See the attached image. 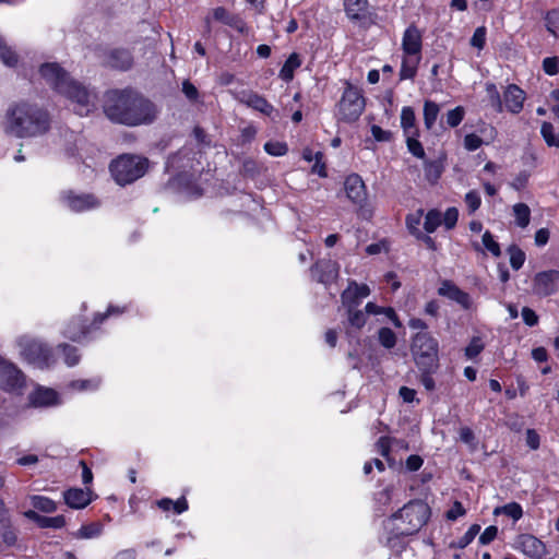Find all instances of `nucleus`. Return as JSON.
<instances>
[{
    "label": "nucleus",
    "instance_id": "obj_27",
    "mask_svg": "<svg viewBox=\"0 0 559 559\" xmlns=\"http://www.w3.org/2000/svg\"><path fill=\"white\" fill-rule=\"evenodd\" d=\"M473 247L476 251H488L493 257H499L501 254V249L499 243L495 240L493 236L490 231H485L481 237V245L478 242H473Z\"/></svg>",
    "mask_w": 559,
    "mask_h": 559
},
{
    "label": "nucleus",
    "instance_id": "obj_56",
    "mask_svg": "<svg viewBox=\"0 0 559 559\" xmlns=\"http://www.w3.org/2000/svg\"><path fill=\"white\" fill-rule=\"evenodd\" d=\"M543 69L548 75H556L559 72V59L557 57L545 58Z\"/></svg>",
    "mask_w": 559,
    "mask_h": 559
},
{
    "label": "nucleus",
    "instance_id": "obj_54",
    "mask_svg": "<svg viewBox=\"0 0 559 559\" xmlns=\"http://www.w3.org/2000/svg\"><path fill=\"white\" fill-rule=\"evenodd\" d=\"M486 44V28L477 27L471 38V45L477 49H483Z\"/></svg>",
    "mask_w": 559,
    "mask_h": 559
},
{
    "label": "nucleus",
    "instance_id": "obj_4",
    "mask_svg": "<svg viewBox=\"0 0 559 559\" xmlns=\"http://www.w3.org/2000/svg\"><path fill=\"white\" fill-rule=\"evenodd\" d=\"M430 518L429 506L421 500L406 503L397 512L384 521V530L389 534L386 545L395 546V538L413 535L425 526Z\"/></svg>",
    "mask_w": 559,
    "mask_h": 559
},
{
    "label": "nucleus",
    "instance_id": "obj_55",
    "mask_svg": "<svg viewBox=\"0 0 559 559\" xmlns=\"http://www.w3.org/2000/svg\"><path fill=\"white\" fill-rule=\"evenodd\" d=\"M486 91L488 93L491 104L497 107L498 111H502V102L500 98V94L497 90V86L495 84L489 83L486 85Z\"/></svg>",
    "mask_w": 559,
    "mask_h": 559
},
{
    "label": "nucleus",
    "instance_id": "obj_44",
    "mask_svg": "<svg viewBox=\"0 0 559 559\" xmlns=\"http://www.w3.org/2000/svg\"><path fill=\"white\" fill-rule=\"evenodd\" d=\"M406 144L408 151L418 158H424L425 150L421 143L418 141L419 132L415 134H406Z\"/></svg>",
    "mask_w": 559,
    "mask_h": 559
},
{
    "label": "nucleus",
    "instance_id": "obj_9",
    "mask_svg": "<svg viewBox=\"0 0 559 559\" xmlns=\"http://www.w3.org/2000/svg\"><path fill=\"white\" fill-rule=\"evenodd\" d=\"M124 312V308L109 306L105 313H98L94 322L86 326L80 318L71 320L63 330V335L72 341H82L86 338L92 330L95 329L98 324H100L106 318L111 316H119Z\"/></svg>",
    "mask_w": 559,
    "mask_h": 559
},
{
    "label": "nucleus",
    "instance_id": "obj_46",
    "mask_svg": "<svg viewBox=\"0 0 559 559\" xmlns=\"http://www.w3.org/2000/svg\"><path fill=\"white\" fill-rule=\"evenodd\" d=\"M484 347L485 343L481 337L474 336L465 348V356L468 359H474L483 352Z\"/></svg>",
    "mask_w": 559,
    "mask_h": 559
},
{
    "label": "nucleus",
    "instance_id": "obj_18",
    "mask_svg": "<svg viewBox=\"0 0 559 559\" xmlns=\"http://www.w3.org/2000/svg\"><path fill=\"white\" fill-rule=\"evenodd\" d=\"M526 98L525 92L515 84H509L503 92V103L506 109L512 114H519L524 106Z\"/></svg>",
    "mask_w": 559,
    "mask_h": 559
},
{
    "label": "nucleus",
    "instance_id": "obj_1",
    "mask_svg": "<svg viewBox=\"0 0 559 559\" xmlns=\"http://www.w3.org/2000/svg\"><path fill=\"white\" fill-rule=\"evenodd\" d=\"M104 111L111 121L127 126L152 123L158 115L157 107L150 99L132 90L108 92Z\"/></svg>",
    "mask_w": 559,
    "mask_h": 559
},
{
    "label": "nucleus",
    "instance_id": "obj_38",
    "mask_svg": "<svg viewBox=\"0 0 559 559\" xmlns=\"http://www.w3.org/2000/svg\"><path fill=\"white\" fill-rule=\"evenodd\" d=\"M495 515L504 514L509 518H511L513 521H518L523 515V509L522 507L516 502H511L502 507H497L493 510Z\"/></svg>",
    "mask_w": 559,
    "mask_h": 559
},
{
    "label": "nucleus",
    "instance_id": "obj_63",
    "mask_svg": "<svg viewBox=\"0 0 559 559\" xmlns=\"http://www.w3.org/2000/svg\"><path fill=\"white\" fill-rule=\"evenodd\" d=\"M549 106L556 119L559 120V88L551 91L549 94Z\"/></svg>",
    "mask_w": 559,
    "mask_h": 559
},
{
    "label": "nucleus",
    "instance_id": "obj_14",
    "mask_svg": "<svg viewBox=\"0 0 559 559\" xmlns=\"http://www.w3.org/2000/svg\"><path fill=\"white\" fill-rule=\"evenodd\" d=\"M62 204L72 212H84L99 206V201L92 194H76L66 191L60 197Z\"/></svg>",
    "mask_w": 559,
    "mask_h": 559
},
{
    "label": "nucleus",
    "instance_id": "obj_23",
    "mask_svg": "<svg viewBox=\"0 0 559 559\" xmlns=\"http://www.w3.org/2000/svg\"><path fill=\"white\" fill-rule=\"evenodd\" d=\"M24 516L35 522L40 528L59 530L62 528L67 523L66 518L63 515L44 516L34 510L25 511Z\"/></svg>",
    "mask_w": 559,
    "mask_h": 559
},
{
    "label": "nucleus",
    "instance_id": "obj_6",
    "mask_svg": "<svg viewBox=\"0 0 559 559\" xmlns=\"http://www.w3.org/2000/svg\"><path fill=\"white\" fill-rule=\"evenodd\" d=\"M148 160L139 155L123 154L110 164V171L115 181L126 186L138 180L147 171Z\"/></svg>",
    "mask_w": 559,
    "mask_h": 559
},
{
    "label": "nucleus",
    "instance_id": "obj_19",
    "mask_svg": "<svg viewBox=\"0 0 559 559\" xmlns=\"http://www.w3.org/2000/svg\"><path fill=\"white\" fill-rule=\"evenodd\" d=\"M423 48V34L414 25L408 26L402 38L403 55H417L421 56Z\"/></svg>",
    "mask_w": 559,
    "mask_h": 559
},
{
    "label": "nucleus",
    "instance_id": "obj_62",
    "mask_svg": "<svg viewBox=\"0 0 559 559\" xmlns=\"http://www.w3.org/2000/svg\"><path fill=\"white\" fill-rule=\"evenodd\" d=\"M522 318L525 324H527L528 326H534L538 322V317L536 312L528 307H524L522 309Z\"/></svg>",
    "mask_w": 559,
    "mask_h": 559
},
{
    "label": "nucleus",
    "instance_id": "obj_34",
    "mask_svg": "<svg viewBox=\"0 0 559 559\" xmlns=\"http://www.w3.org/2000/svg\"><path fill=\"white\" fill-rule=\"evenodd\" d=\"M103 533V525L100 523H90L82 525L73 536L78 539H91L100 536Z\"/></svg>",
    "mask_w": 559,
    "mask_h": 559
},
{
    "label": "nucleus",
    "instance_id": "obj_28",
    "mask_svg": "<svg viewBox=\"0 0 559 559\" xmlns=\"http://www.w3.org/2000/svg\"><path fill=\"white\" fill-rule=\"evenodd\" d=\"M401 127L404 134H415L418 131L416 127V116L412 107L405 106L401 110Z\"/></svg>",
    "mask_w": 559,
    "mask_h": 559
},
{
    "label": "nucleus",
    "instance_id": "obj_5",
    "mask_svg": "<svg viewBox=\"0 0 559 559\" xmlns=\"http://www.w3.org/2000/svg\"><path fill=\"white\" fill-rule=\"evenodd\" d=\"M411 350L420 370H437L439 366V343L429 332L416 333L412 337Z\"/></svg>",
    "mask_w": 559,
    "mask_h": 559
},
{
    "label": "nucleus",
    "instance_id": "obj_12",
    "mask_svg": "<svg viewBox=\"0 0 559 559\" xmlns=\"http://www.w3.org/2000/svg\"><path fill=\"white\" fill-rule=\"evenodd\" d=\"M235 98L239 103L272 119H275L278 116L277 110L274 108V106L271 103H269L264 96L253 91H241L235 94Z\"/></svg>",
    "mask_w": 559,
    "mask_h": 559
},
{
    "label": "nucleus",
    "instance_id": "obj_7",
    "mask_svg": "<svg viewBox=\"0 0 559 559\" xmlns=\"http://www.w3.org/2000/svg\"><path fill=\"white\" fill-rule=\"evenodd\" d=\"M20 355L38 368H48L55 362L51 349L43 342L27 335L16 341Z\"/></svg>",
    "mask_w": 559,
    "mask_h": 559
},
{
    "label": "nucleus",
    "instance_id": "obj_39",
    "mask_svg": "<svg viewBox=\"0 0 559 559\" xmlns=\"http://www.w3.org/2000/svg\"><path fill=\"white\" fill-rule=\"evenodd\" d=\"M347 319L350 326L355 329H361L367 322L366 310H356L355 307H347Z\"/></svg>",
    "mask_w": 559,
    "mask_h": 559
},
{
    "label": "nucleus",
    "instance_id": "obj_33",
    "mask_svg": "<svg viewBox=\"0 0 559 559\" xmlns=\"http://www.w3.org/2000/svg\"><path fill=\"white\" fill-rule=\"evenodd\" d=\"M32 506L44 513H53L57 511V502L52 499L40 496V495H33L29 497Z\"/></svg>",
    "mask_w": 559,
    "mask_h": 559
},
{
    "label": "nucleus",
    "instance_id": "obj_22",
    "mask_svg": "<svg viewBox=\"0 0 559 559\" xmlns=\"http://www.w3.org/2000/svg\"><path fill=\"white\" fill-rule=\"evenodd\" d=\"M64 502L72 509H84L92 501L90 489L71 488L63 492Z\"/></svg>",
    "mask_w": 559,
    "mask_h": 559
},
{
    "label": "nucleus",
    "instance_id": "obj_31",
    "mask_svg": "<svg viewBox=\"0 0 559 559\" xmlns=\"http://www.w3.org/2000/svg\"><path fill=\"white\" fill-rule=\"evenodd\" d=\"M301 64L300 58L297 53H292L283 64L280 71V78L285 82H290L294 78V72Z\"/></svg>",
    "mask_w": 559,
    "mask_h": 559
},
{
    "label": "nucleus",
    "instance_id": "obj_29",
    "mask_svg": "<svg viewBox=\"0 0 559 559\" xmlns=\"http://www.w3.org/2000/svg\"><path fill=\"white\" fill-rule=\"evenodd\" d=\"M110 67L127 70L132 64V57L128 50H114L108 59Z\"/></svg>",
    "mask_w": 559,
    "mask_h": 559
},
{
    "label": "nucleus",
    "instance_id": "obj_15",
    "mask_svg": "<svg viewBox=\"0 0 559 559\" xmlns=\"http://www.w3.org/2000/svg\"><path fill=\"white\" fill-rule=\"evenodd\" d=\"M28 402L34 407H50L61 403L57 391L37 385L28 395Z\"/></svg>",
    "mask_w": 559,
    "mask_h": 559
},
{
    "label": "nucleus",
    "instance_id": "obj_43",
    "mask_svg": "<svg viewBox=\"0 0 559 559\" xmlns=\"http://www.w3.org/2000/svg\"><path fill=\"white\" fill-rule=\"evenodd\" d=\"M540 133L548 146L559 148V133L555 134L554 126L550 122H543Z\"/></svg>",
    "mask_w": 559,
    "mask_h": 559
},
{
    "label": "nucleus",
    "instance_id": "obj_58",
    "mask_svg": "<svg viewBox=\"0 0 559 559\" xmlns=\"http://www.w3.org/2000/svg\"><path fill=\"white\" fill-rule=\"evenodd\" d=\"M370 131L374 140L378 142H389L392 138L390 131L383 130L381 127L377 124H372Z\"/></svg>",
    "mask_w": 559,
    "mask_h": 559
},
{
    "label": "nucleus",
    "instance_id": "obj_21",
    "mask_svg": "<svg viewBox=\"0 0 559 559\" xmlns=\"http://www.w3.org/2000/svg\"><path fill=\"white\" fill-rule=\"evenodd\" d=\"M312 275L320 283L329 284L335 281L338 276V265L331 260H322L317 262L312 269Z\"/></svg>",
    "mask_w": 559,
    "mask_h": 559
},
{
    "label": "nucleus",
    "instance_id": "obj_57",
    "mask_svg": "<svg viewBox=\"0 0 559 559\" xmlns=\"http://www.w3.org/2000/svg\"><path fill=\"white\" fill-rule=\"evenodd\" d=\"M483 143V140L477 134L469 133L464 136V147L469 152L476 151Z\"/></svg>",
    "mask_w": 559,
    "mask_h": 559
},
{
    "label": "nucleus",
    "instance_id": "obj_49",
    "mask_svg": "<svg viewBox=\"0 0 559 559\" xmlns=\"http://www.w3.org/2000/svg\"><path fill=\"white\" fill-rule=\"evenodd\" d=\"M510 264L514 270H519L525 262V253L518 247H511L509 249Z\"/></svg>",
    "mask_w": 559,
    "mask_h": 559
},
{
    "label": "nucleus",
    "instance_id": "obj_10",
    "mask_svg": "<svg viewBox=\"0 0 559 559\" xmlns=\"http://www.w3.org/2000/svg\"><path fill=\"white\" fill-rule=\"evenodd\" d=\"M24 385L25 378L21 370L0 357V389L11 393H21Z\"/></svg>",
    "mask_w": 559,
    "mask_h": 559
},
{
    "label": "nucleus",
    "instance_id": "obj_53",
    "mask_svg": "<svg viewBox=\"0 0 559 559\" xmlns=\"http://www.w3.org/2000/svg\"><path fill=\"white\" fill-rule=\"evenodd\" d=\"M459 218V211L456 207H449L442 215V224L447 229H452Z\"/></svg>",
    "mask_w": 559,
    "mask_h": 559
},
{
    "label": "nucleus",
    "instance_id": "obj_26",
    "mask_svg": "<svg viewBox=\"0 0 559 559\" xmlns=\"http://www.w3.org/2000/svg\"><path fill=\"white\" fill-rule=\"evenodd\" d=\"M365 310H366V313H368V314H373V316L384 314L393 323V325L395 328H397V329L402 328L401 320L399 319L395 310L391 307H381V306L376 305L372 301H369L365 306Z\"/></svg>",
    "mask_w": 559,
    "mask_h": 559
},
{
    "label": "nucleus",
    "instance_id": "obj_25",
    "mask_svg": "<svg viewBox=\"0 0 559 559\" xmlns=\"http://www.w3.org/2000/svg\"><path fill=\"white\" fill-rule=\"evenodd\" d=\"M421 56L417 55H403L402 66L400 70L401 80L413 79L417 73V68L420 63Z\"/></svg>",
    "mask_w": 559,
    "mask_h": 559
},
{
    "label": "nucleus",
    "instance_id": "obj_47",
    "mask_svg": "<svg viewBox=\"0 0 559 559\" xmlns=\"http://www.w3.org/2000/svg\"><path fill=\"white\" fill-rule=\"evenodd\" d=\"M421 217H423V211H418L415 214L408 215L406 218V225H407L409 233L416 237H420L423 234L419 229V225L421 223Z\"/></svg>",
    "mask_w": 559,
    "mask_h": 559
},
{
    "label": "nucleus",
    "instance_id": "obj_59",
    "mask_svg": "<svg viewBox=\"0 0 559 559\" xmlns=\"http://www.w3.org/2000/svg\"><path fill=\"white\" fill-rule=\"evenodd\" d=\"M213 19L223 22L227 25H233L235 17L231 16L224 8H216L213 10Z\"/></svg>",
    "mask_w": 559,
    "mask_h": 559
},
{
    "label": "nucleus",
    "instance_id": "obj_32",
    "mask_svg": "<svg viewBox=\"0 0 559 559\" xmlns=\"http://www.w3.org/2000/svg\"><path fill=\"white\" fill-rule=\"evenodd\" d=\"M156 504L163 511H174L177 514H181L182 512L188 510V502L183 497L179 498L176 501L169 498H164L158 500Z\"/></svg>",
    "mask_w": 559,
    "mask_h": 559
},
{
    "label": "nucleus",
    "instance_id": "obj_52",
    "mask_svg": "<svg viewBox=\"0 0 559 559\" xmlns=\"http://www.w3.org/2000/svg\"><path fill=\"white\" fill-rule=\"evenodd\" d=\"M264 150L272 156H283L287 153V145L283 142H266Z\"/></svg>",
    "mask_w": 559,
    "mask_h": 559
},
{
    "label": "nucleus",
    "instance_id": "obj_48",
    "mask_svg": "<svg viewBox=\"0 0 559 559\" xmlns=\"http://www.w3.org/2000/svg\"><path fill=\"white\" fill-rule=\"evenodd\" d=\"M465 110L463 107L457 106L454 109H451L447 114V123L451 128L457 127L462 120L464 119Z\"/></svg>",
    "mask_w": 559,
    "mask_h": 559
},
{
    "label": "nucleus",
    "instance_id": "obj_42",
    "mask_svg": "<svg viewBox=\"0 0 559 559\" xmlns=\"http://www.w3.org/2000/svg\"><path fill=\"white\" fill-rule=\"evenodd\" d=\"M100 385L99 378H92L85 380H74L70 383V388L76 391H95Z\"/></svg>",
    "mask_w": 559,
    "mask_h": 559
},
{
    "label": "nucleus",
    "instance_id": "obj_16",
    "mask_svg": "<svg viewBox=\"0 0 559 559\" xmlns=\"http://www.w3.org/2000/svg\"><path fill=\"white\" fill-rule=\"evenodd\" d=\"M344 189L347 198L355 204L362 205L367 200V189L362 178L357 174L346 177Z\"/></svg>",
    "mask_w": 559,
    "mask_h": 559
},
{
    "label": "nucleus",
    "instance_id": "obj_35",
    "mask_svg": "<svg viewBox=\"0 0 559 559\" xmlns=\"http://www.w3.org/2000/svg\"><path fill=\"white\" fill-rule=\"evenodd\" d=\"M0 60L7 67H15L19 62V56L11 46H9L5 39L0 35Z\"/></svg>",
    "mask_w": 559,
    "mask_h": 559
},
{
    "label": "nucleus",
    "instance_id": "obj_45",
    "mask_svg": "<svg viewBox=\"0 0 559 559\" xmlns=\"http://www.w3.org/2000/svg\"><path fill=\"white\" fill-rule=\"evenodd\" d=\"M379 343L386 349H391L396 345V335L389 328H381L378 331Z\"/></svg>",
    "mask_w": 559,
    "mask_h": 559
},
{
    "label": "nucleus",
    "instance_id": "obj_3",
    "mask_svg": "<svg viewBox=\"0 0 559 559\" xmlns=\"http://www.w3.org/2000/svg\"><path fill=\"white\" fill-rule=\"evenodd\" d=\"M1 126L9 135L36 138L49 130L50 118L48 112L36 104L17 102L8 107Z\"/></svg>",
    "mask_w": 559,
    "mask_h": 559
},
{
    "label": "nucleus",
    "instance_id": "obj_11",
    "mask_svg": "<svg viewBox=\"0 0 559 559\" xmlns=\"http://www.w3.org/2000/svg\"><path fill=\"white\" fill-rule=\"evenodd\" d=\"M512 547L532 559H542L547 552L546 545L532 534L518 535Z\"/></svg>",
    "mask_w": 559,
    "mask_h": 559
},
{
    "label": "nucleus",
    "instance_id": "obj_50",
    "mask_svg": "<svg viewBox=\"0 0 559 559\" xmlns=\"http://www.w3.org/2000/svg\"><path fill=\"white\" fill-rule=\"evenodd\" d=\"M464 202L469 211V213H474L477 211L481 204L480 194L476 190H472L465 194Z\"/></svg>",
    "mask_w": 559,
    "mask_h": 559
},
{
    "label": "nucleus",
    "instance_id": "obj_2",
    "mask_svg": "<svg viewBox=\"0 0 559 559\" xmlns=\"http://www.w3.org/2000/svg\"><path fill=\"white\" fill-rule=\"evenodd\" d=\"M39 75L46 84L70 100L79 116H87L96 108V92L73 80L58 63L41 64Z\"/></svg>",
    "mask_w": 559,
    "mask_h": 559
},
{
    "label": "nucleus",
    "instance_id": "obj_20",
    "mask_svg": "<svg viewBox=\"0 0 559 559\" xmlns=\"http://www.w3.org/2000/svg\"><path fill=\"white\" fill-rule=\"evenodd\" d=\"M369 295L370 288L368 285L350 281L347 288L342 294V301L346 307H357L360 301Z\"/></svg>",
    "mask_w": 559,
    "mask_h": 559
},
{
    "label": "nucleus",
    "instance_id": "obj_24",
    "mask_svg": "<svg viewBox=\"0 0 559 559\" xmlns=\"http://www.w3.org/2000/svg\"><path fill=\"white\" fill-rule=\"evenodd\" d=\"M344 10L352 21H361L367 16L368 0H344Z\"/></svg>",
    "mask_w": 559,
    "mask_h": 559
},
{
    "label": "nucleus",
    "instance_id": "obj_51",
    "mask_svg": "<svg viewBox=\"0 0 559 559\" xmlns=\"http://www.w3.org/2000/svg\"><path fill=\"white\" fill-rule=\"evenodd\" d=\"M59 348L62 349L64 355V362L69 366H75L79 360L80 356L78 355L76 348L69 345H60Z\"/></svg>",
    "mask_w": 559,
    "mask_h": 559
},
{
    "label": "nucleus",
    "instance_id": "obj_17",
    "mask_svg": "<svg viewBox=\"0 0 559 559\" xmlns=\"http://www.w3.org/2000/svg\"><path fill=\"white\" fill-rule=\"evenodd\" d=\"M438 294L455 301L465 310H469L473 307V300L471 296L463 292L451 281H442L440 287L438 288Z\"/></svg>",
    "mask_w": 559,
    "mask_h": 559
},
{
    "label": "nucleus",
    "instance_id": "obj_64",
    "mask_svg": "<svg viewBox=\"0 0 559 559\" xmlns=\"http://www.w3.org/2000/svg\"><path fill=\"white\" fill-rule=\"evenodd\" d=\"M424 464V460L421 456L419 455H409L406 460V468L409 471V472H416L418 471Z\"/></svg>",
    "mask_w": 559,
    "mask_h": 559
},
{
    "label": "nucleus",
    "instance_id": "obj_13",
    "mask_svg": "<svg viewBox=\"0 0 559 559\" xmlns=\"http://www.w3.org/2000/svg\"><path fill=\"white\" fill-rule=\"evenodd\" d=\"M559 286V271L547 270L538 272L533 278V293L539 297L554 295Z\"/></svg>",
    "mask_w": 559,
    "mask_h": 559
},
{
    "label": "nucleus",
    "instance_id": "obj_60",
    "mask_svg": "<svg viewBox=\"0 0 559 559\" xmlns=\"http://www.w3.org/2000/svg\"><path fill=\"white\" fill-rule=\"evenodd\" d=\"M498 534V527L495 525H490L485 528V531L479 536V543L481 545H487L491 543Z\"/></svg>",
    "mask_w": 559,
    "mask_h": 559
},
{
    "label": "nucleus",
    "instance_id": "obj_37",
    "mask_svg": "<svg viewBox=\"0 0 559 559\" xmlns=\"http://www.w3.org/2000/svg\"><path fill=\"white\" fill-rule=\"evenodd\" d=\"M425 177L430 183H436L443 173V166L439 160H427L424 165Z\"/></svg>",
    "mask_w": 559,
    "mask_h": 559
},
{
    "label": "nucleus",
    "instance_id": "obj_36",
    "mask_svg": "<svg viewBox=\"0 0 559 559\" xmlns=\"http://www.w3.org/2000/svg\"><path fill=\"white\" fill-rule=\"evenodd\" d=\"M440 112V107L437 103L426 100L424 104V122L425 127L430 130L435 126Z\"/></svg>",
    "mask_w": 559,
    "mask_h": 559
},
{
    "label": "nucleus",
    "instance_id": "obj_40",
    "mask_svg": "<svg viewBox=\"0 0 559 559\" xmlns=\"http://www.w3.org/2000/svg\"><path fill=\"white\" fill-rule=\"evenodd\" d=\"M479 531L480 526L478 524H473L466 533L457 540L453 542L451 546L460 549L467 547L474 540Z\"/></svg>",
    "mask_w": 559,
    "mask_h": 559
},
{
    "label": "nucleus",
    "instance_id": "obj_41",
    "mask_svg": "<svg viewBox=\"0 0 559 559\" xmlns=\"http://www.w3.org/2000/svg\"><path fill=\"white\" fill-rule=\"evenodd\" d=\"M442 224V214L437 210L429 211L425 216L424 228L427 233H433Z\"/></svg>",
    "mask_w": 559,
    "mask_h": 559
},
{
    "label": "nucleus",
    "instance_id": "obj_61",
    "mask_svg": "<svg viewBox=\"0 0 559 559\" xmlns=\"http://www.w3.org/2000/svg\"><path fill=\"white\" fill-rule=\"evenodd\" d=\"M525 437H526V444L530 449L537 450L539 448L540 438L535 429H527Z\"/></svg>",
    "mask_w": 559,
    "mask_h": 559
},
{
    "label": "nucleus",
    "instance_id": "obj_8",
    "mask_svg": "<svg viewBox=\"0 0 559 559\" xmlns=\"http://www.w3.org/2000/svg\"><path fill=\"white\" fill-rule=\"evenodd\" d=\"M365 109V98L360 91L348 85L337 105L336 116L338 120L344 122H354L362 114Z\"/></svg>",
    "mask_w": 559,
    "mask_h": 559
},
{
    "label": "nucleus",
    "instance_id": "obj_30",
    "mask_svg": "<svg viewBox=\"0 0 559 559\" xmlns=\"http://www.w3.org/2000/svg\"><path fill=\"white\" fill-rule=\"evenodd\" d=\"M512 214L515 225L520 228H526L531 222V209L525 203H515L512 206Z\"/></svg>",
    "mask_w": 559,
    "mask_h": 559
}]
</instances>
